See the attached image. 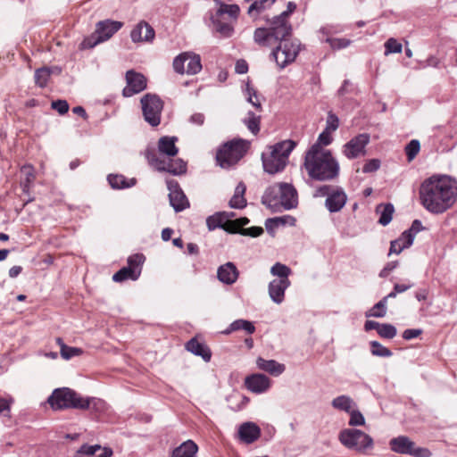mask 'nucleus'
Returning a JSON list of instances; mask_svg holds the SVG:
<instances>
[{
    "mask_svg": "<svg viewBox=\"0 0 457 457\" xmlns=\"http://www.w3.org/2000/svg\"><path fill=\"white\" fill-rule=\"evenodd\" d=\"M457 199V186L448 176L433 175L420 187L422 206L433 214H441L450 209Z\"/></svg>",
    "mask_w": 457,
    "mask_h": 457,
    "instance_id": "f257e3e1",
    "label": "nucleus"
},
{
    "mask_svg": "<svg viewBox=\"0 0 457 457\" xmlns=\"http://www.w3.org/2000/svg\"><path fill=\"white\" fill-rule=\"evenodd\" d=\"M303 166L309 177L317 181H330L339 176L340 166L330 150L312 145L305 153Z\"/></svg>",
    "mask_w": 457,
    "mask_h": 457,
    "instance_id": "f03ea898",
    "label": "nucleus"
},
{
    "mask_svg": "<svg viewBox=\"0 0 457 457\" xmlns=\"http://www.w3.org/2000/svg\"><path fill=\"white\" fill-rule=\"evenodd\" d=\"M296 4L288 2L287 10L279 15L274 16L270 22L269 28H257L253 33V40L259 46H270L271 38H285L292 34V25L288 17L295 11Z\"/></svg>",
    "mask_w": 457,
    "mask_h": 457,
    "instance_id": "7ed1b4c3",
    "label": "nucleus"
},
{
    "mask_svg": "<svg viewBox=\"0 0 457 457\" xmlns=\"http://www.w3.org/2000/svg\"><path fill=\"white\" fill-rule=\"evenodd\" d=\"M262 203L272 210L279 205L285 210H290L297 206V191L291 184L278 183L265 190L262 196Z\"/></svg>",
    "mask_w": 457,
    "mask_h": 457,
    "instance_id": "20e7f679",
    "label": "nucleus"
},
{
    "mask_svg": "<svg viewBox=\"0 0 457 457\" xmlns=\"http://www.w3.org/2000/svg\"><path fill=\"white\" fill-rule=\"evenodd\" d=\"M296 143L287 139L269 146L268 153L262 154V166L265 172L276 174L282 171L288 162V157Z\"/></svg>",
    "mask_w": 457,
    "mask_h": 457,
    "instance_id": "39448f33",
    "label": "nucleus"
},
{
    "mask_svg": "<svg viewBox=\"0 0 457 457\" xmlns=\"http://www.w3.org/2000/svg\"><path fill=\"white\" fill-rule=\"evenodd\" d=\"M93 398L82 397L79 394L69 387L56 388L47 398V403L54 411L65 409L87 410Z\"/></svg>",
    "mask_w": 457,
    "mask_h": 457,
    "instance_id": "423d86ee",
    "label": "nucleus"
},
{
    "mask_svg": "<svg viewBox=\"0 0 457 457\" xmlns=\"http://www.w3.org/2000/svg\"><path fill=\"white\" fill-rule=\"evenodd\" d=\"M278 42V45L272 50L270 57L280 69H283L295 60L301 50V43L296 38L289 40L288 37L278 39L272 37L269 46Z\"/></svg>",
    "mask_w": 457,
    "mask_h": 457,
    "instance_id": "0eeeda50",
    "label": "nucleus"
},
{
    "mask_svg": "<svg viewBox=\"0 0 457 457\" xmlns=\"http://www.w3.org/2000/svg\"><path fill=\"white\" fill-rule=\"evenodd\" d=\"M247 151V143L243 139H233L224 143L217 151L216 161L223 169L237 164Z\"/></svg>",
    "mask_w": 457,
    "mask_h": 457,
    "instance_id": "6e6552de",
    "label": "nucleus"
},
{
    "mask_svg": "<svg viewBox=\"0 0 457 457\" xmlns=\"http://www.w3.org/2000/svg\"><path fill=\"white\" fill-rule=\"evenodd\" d=\"M339 442L347 449L365 454L374 446L373 438L357 428H345L339 432Z\"/></svg>",
    "mask_w": 457,
    "mask_h": 457,
    "instance_id": "1a4fd4ad",
    "label": "nucleus"
},
{
    "mask_svg": "<svg viewBox=\"0 0 457 457\" xmlns=\"http://www.w3.org/2000/svg\"><path fill=\"white\" fill-rule=\"evenodd\" d=\"M314 197H326L325 207L333 213L340 212L347 202V195L344 188L337 185H321L316 187Z\"/></svg>",
    "mask_w": 457,
    "mask_h": 457,
    "instance_id": "9d476101",
    "label": "nucleus"
},
{
    "mask_svg": "<svg viewBox=\"0 0 457 457\" xmlns=\"http://www.w3.org/2000/svg\"><path fill=\"white\" fill-rule=\"evenodd\" d=\"M123 26V22L112 20L100 21L96 24V30L82 42L84 48H93L100 43L110 39Z\"/></svg>",
    "mask_w": 457,
    "mask_h": 457,
    "instance_id": "9b49d317",
    "label": "nucleus"
},
{
    "mask_svg": "<svg viewBox=\"0 0 457 457\" xmlns=\"http://www.w3.org/2000/svg\"><path fill=\"white\" fill-rule=\"evenodd\" d=\"M145 156L148 164L158 171L169 172L174 176H179L187 172V162L181 158L172 159L167 162L159 157L154 148H147Z\"/></svg>",
    "mask_w": 457,
    "mask_h": 457,
    "instance_id": "f8f14e48",
    "label": "nucleus"
},
{
    "mask_svg": "<svg viewBox=\"0 0 457 457\" xmlns=\"http://www.w3.org/2000/svg\"><path fill=\"white\" fill-rule=\"evenodd\" d=\"M140 102L145 120L152 127L158 126L163 109L162 99L156 95L148 93L141 98Z\"/></svg>",
    "mask_w": 457,
    "mask_h": 457,
    "instance_id": "ddd939ff",
    "label": "nucleus"
},
{
    "mask_svg": "<svg viewBox=\"0 0 457 457\" xmlns=\"http://www.w3.org/2000/svg\"><path fill=\"white\" fill-rule=\"evenodd\" d=\"M390 449L400 454H407L414 457H429L431 453L427 448L416 447L415 443L408 436H399L389 441Z\"/></svg>",
    "mask_w": 457,
    "mask_h": 457,
    "instance_id": "4468645a",
    "label": "nucleus"
},
{
    "mask_svg": "<svg viewBox=\"0 0 457 457\" xmlns=\"http://www.w3.org/2000/svg\"><path fill=\"white\" fill-rule=\"evenodd\" d=\"M370 137L368 133H361L343 145V154L349 160L356 159L366 154V146L369 145Z\"/></svg>",
    "mask_w": 457,
    "mask_h": 457,
    "instance_id": "2eb2a0df",
    "label": "nucleus"
},
{
    "mask_svg": "<svg viewBox=\"0 0 457 457\" xmlns=\"http://www.w3.org/2000/svg\"><path fill=\"white\" fill-rule=\"evenodd\" d=\"M166 184L169 190L170 204L174 211L179 212L188 208L189 201L178 181L175 179H168Z\"/></svg>",
    "mask_w": 457,
    "mask_h": 457,
    "instance_id": "dca6fc26",
    "label": "nucleus"
},
{
    "mask_svg": "<svg viewBox=\"0 0 457 457\" xmlns=\"http://www.w3.org/2000/svg\"><path fill=\"white\" fill-rule=\"evenodd\" d=\"M127 86L122 90V95L125 97H130L138 94L145 89L146 79L145 77L133 70L126 72Z\"/></svg>",
    "mask_w": 457,
    "mask_h": 457,
    "instance_id": "f3484780",
    "label": "nucleus"
},
{
    "mask_svg": "<svg viewBox=\"0 0 457 457\" xmlns=\"http://www.w3.org/2000/svg\"><path fill=\"white\" fill-rule=\"evenodd\" d=\"M270 379L264 374L255 373L245 378V387L254 394H263L270 387Z\"/></svg>",
    "mask_w": 457,
    "mask_h": 457,
    "instance_id": "a211bd4d",
    "label": "nucleus"
},
{
    "mask_svg": "<svg viewBox=\"0 0 457 457\" xmlns=\"http://www.w3.org/2000/svg\"><path fill=\"white\" fill-rule=\"evenodd\" d=\"M210 27L214 33L223 38L231 37L234 34L232 21L215 13L211 16Z\"/></svg>",
    "mask_w": 457,
    "mask_h": 457,
    "instance_id": "6ab92c4d",
    "label": "nucleus"
},
{
    "mask_svg": "<svg viewBox=\"0 0 457 457\" xmlns=\"http://www.w3.org/2000/svg\"><path fill=\"white\" fill-rule=\"evenodd\" d=\"M239 440L246 445L254 443L261 436V428L252 421L242 423L237 430Z\"/></svg>",
    "mask_w": 457,
    "mask_h": 457,
    "instance_id": "aec40b11",
    "label": "nucleus"
},
{
    "mask_svg": "<svg viewBox=\"0 0 457 457\" xmlns=\"http://www.w3.org/2000/svg\"><path fill=\"white\" fill-rule=\"evenodd\" d=\"M155 36L154 29L145 21H140L131 30L132 42H151Z\"/></svg>",
    "mask_w": 457,
    "mask_h": 457,
    "instance_id": "412c9836",
    "label": "nucleus"
},
{
    "mask_svg": "<svg viewBox=\"0 0 457 457\" xmlns=\"http://www.w3.org/2000/svg\"><path fill=\"white\" fill-rule=\"evenodd\" d=\"M290 285V281L271 280L268 285V293L271 301L276 304L282 303L285 300V292Z\"/></svg>",
    "mask_w": 457,
    "mask_h": 457,
    "instance_id": "4be33fe9",
    "label": "nucleus"
},
{
    "mask_svg": "<svg viewBox=\"0 0 457 457\" xmlns=\"http://www.w3.org/2000/svg\"><path fill=\"white\" fill-rule=\"evenodd\" d=\"M238 276L239 271L237 266L231 262L220 265L217 270L218 279L225 285L234 284L237 280Z\"/></svg>",
    "mask_w": 457,
    "mask_h": 457,
    "instance_id": "5701e85b",
    "label": "nucleus"
},
{
    "mask_svg": "<svg viewBox=\"0 0 457 457\" xmlns=\"http://www.w3.org/2000/svg\"><path fill=\"white\" fill-rule=\"evenodd\" d=\"M178 141L177 137L163 136L161 137L157 143L158 153L162 155L168 157H174L179 153V148L176 145Z\"/></svg>",
    "mask_w": 457,
    "mask_h": 457,
    "instance_id": "b1692460",
    "label": "nucleus"
},
{
    "mask_svg": "<svg viewBox=\"0 0 457 457\" xmlns=\"http://www.w3.org/2000/svg\"><path fill=\"white\" fill-rule=\"evenodd\" d=\"M256 366L259 370L274 377H278L286 370V366L283 363H279L275 360H266L262 357L257 358Z\"/></svg>",
    "mask_w": 457,
    "mask_h": 457,
    "instance_id": "393cba45",
    "label": "nucleus"
},
{
    "mask_svg": "<svg viewBox=\"0 0 457 457\" xmlns=\"http://www.w3.org/2000/svg\"><path fill=\"white\" fill-rule=\"evenodd\" d=\"M186 349L196 356H200L204 361H209L212 358L211 350L203 343H200L196 338H191L186 344Z\"/></svg>",
    "mask_w": 457,
    "mask_h": 457,
    "instance_id": "a878e982",
    "label": "nucleus"
},
{
    "mask_svg": "<svg viewBox=\"0 0 457 457\" xmlns=\"http://www.w3.org/2000/svg\"><path fill=\"white\" fill-rule=\"evenodd\" d=\"M197 452V445L193 440L188 439L176 447L170 457H196Z\"/></svg>",
    "mask_w": 457,
    "mask_h": 457,
    "instance_id": "bb28decb",
    "label": "nucleus"
},
{
    "mask_svg": "<svg viewBox=\"0 0 457 457\" xmlns=\"http://www.w3.org/2000/svg\"><path fill=\"white\" fill-rule=\"evenodd\" d=\"M107 180L111 187L113 189L129 188L134 187L137 183L136 179L132 178L130 179H127L121 174H109Z\"/></svg>",
    "mask_w": 457,
    "mask_h": 457,
    "instance_id": "cd10ccee",
    "label": "nucleus"
},
{
    "mask_svg": "<svg viewBox=\"0 0 457 457\" xmlns=\"http://www.w3.org/2000/svg\"><path fill=\"white\" fill-rule=\"evenodd\" d=\"M295 223V219L290 215H284L281 217H274L269 218L265 220V228L269 233L274 231V229L278 228L280 226H285L286 224H289L290 226H294Z\"/></svg>",
    "mask_w": 457,
    "mask_h": 457,
    "instance_id": "c85d7f7f",
    "label": "nucleus"
},
{
    "mask_svg": "<svg viewBox=\"0 0 457 457\" xmlns=\"http://www.w3.org/2000/svg\"><path fill=\"white\" fill-rule=\"evenodd\" d=\"M141 274V270H132L129 267H123L120 270H119L116 273L112 276V280L114 282H123L125 280H132L136 281L138 279Z\"/></svg>",
    "mask_w": 457,
    "mask_h": 457,
    "instance_id": "c756f323",
    "label": "nucleus"
},
{
    "mask_svg": "<svg viewBox=\"0 0 457 457\" xmlns=\"http://www.w3.org/2000/svg\"><path fill=\"white\" fill-rule=\"evenodd\" d=\"M331 405L337 410L348 413L353 409V407L355 406V403L350 396L342 395L334 398L331 402Z\"/></svg>",
    "mask_w": 457,
    "mask_h": 457,
    "instance_id": "7c9ffc66",
    "label": "nucleus"
},
{
    "mask_svg": "<svg viewBox=\"0 0 457 457\" xmlns=\"http://www.w3.org/2000/svg\"><path fill=\"white\" fill-rule=\"evenodd\" d=\"M377 212H380V217L378 219V223L382 226L388 225L393 218V213L395 212V207L392 204L388 203L386 204H379L376 209Z\"/></svg>",
    "mask_w": 457,
    "mask_h": 457,
    "instance_id": "2f4dec72",
    "label": "nucleus"
},
{
    "mask_svg": "<svg viewBox=\"0 0 457 457\" xmlns=\"http://www.w3.org/2000/svg\"><path fill=\"white\" fill-rule=\"evenodd\" d=\"M24 179L21 181L22 192L29 194L31 185L35 179L34 169L31 165H24L21 170Z\"/></svg>",
    "mask_w": 457,
    "mask_h": 457,
    "instance_id": "473e14b6",
    "label": "nucleus"
},
{
    "mask_svg": "<svg viewBox=\"0 0 457 457\" xmlns=\"http://www.w3.org/2000/svg\"><path fill=\"white\" fill-rule=\"evenodd\" d=\"M272 276L277 277V280L290 281L289 276L292 273L291 269L281 262H276L270 268Z\"/></svg>",
    "mask_w": 457,
    "mask_h": 457,
    "instance_id": "72a5a7b5",
    "label": "nucleus"
},
{
    "mask_svg": "<svg viewBox=\"0 0 457 457\" xmlns=\"http://www.w3.org/2000/svg\"><path fill=\"white\" fill-rule=\"evenodd\" d=\"M202 70L201 58L199 54L189 52V57L187 61L186 73L195 75Z\"/></svg>",
    "mask_w": 457,
    "mask_h": 457,
    "instance_id": "f704fd0d",
    "label": "nucleus"
},
{
    "mask_svg": "<svg viewBox=\"0 0 457 457\" xmlns=\"http://www.w3.org/2000/svg\"><path fill=\"white\" fill-rule=\"evenodd\" d=\"M240 9L237 4H220L215 14L220 17H224L225 14H228L229 16L228 20L232 21L237 18Z\"/></svg>",
    "mask_w": 457,
    "mask_h": 457,
    "instance_id": "c9c22d12",
    "label": "nucleus"
},
{
    "mask_svg": "<svg viewBox=\"0 0 457 457\" xmlns=\"http://www.w3.org/2000/svg\"><path fill=\"white\" fill-rule=\"evenodd\" d=\"M260 121L261 117L252 111H249L247 117L243 120L244 124L253 135H257L260 131Z\"/></svg>",
    "mask_w": 457,
    "mask_h": 457,
    "instance_id": "e433bc0d",
    "label": "nucleus"
},
{
    "mask_svg": "<svg viewBox=\"0 0 457 457\" xmlns=\"http://www.w3.org/2000/svg\"><path fill=\"white\" fill-rule=\"evenodd\" d=\"M206 225L210 231L216 228H224L226 230L227 228L220 212H215L214 214L207 217Z\"/></svg>",
    "mask_w": 457,
    "mask_h": 457,
    "instance_id": "4c0bfd02",
    "label": "nucleus"
},
{
    "mask_svg": "<svg viewBox=\"0 0 457 457\" xmlns=\"http://www.w3.org/2000/svg\"><path fill=\"white\" fill-rule=\"evenodd\" d=\"M51 76V70L47 67H43L37 69L35 71L34 79L35 83L39 87H45L47 85V82Z\"/></svg>",
    "mask_w": 457,
    "mask_h": 457,
    "instance_id": "58836bf2",
    "label": "nucleus"
},
{
    "mask_svg": "<svg viewBox=\"0 0 457 457\" xmlns=\"http://www.w3.org/2000/svg\"><path fill=\"white\" fill-rule=\"evenodd\" d=\"M275 2L276 0H255L250 4L247 12L250 15H253V12L259 14L265 9L272 6Z\"/></svg>",
    "mask_w": 457,
    "mask_h": 457,
    "instance_id": "ea45409f",
    "label": "nucleus"
},
{
    "mask_svg": "<svg viewBox=\"0 0 457 457\" xmlns=\"http://www.w3.org/2000/svg\"><path fill=\"white\" fill-rule=\"evenodd\" d=\"M386 314V299H381L371 309L366 312V317L383 318Z\"/></svg>",
    "mask_w": 457,
    "mask_h": 457,
    "instance_id": "a19ab883",
    "label": "nucleus"
},
{
    "mask_svg": "<svg viewBox=\"0 0 457 457\" xmlns=\"http://www.w3.org/2000/svg\"><path fill=\"white\" fill-rule=\"evenodd\" d=\"M370 345L371 354L374 356L387 358L393 355V353L391 352L390 349L382 345L378 341H371Z\"/></svg>",
    "mask_w": 457,
    "mask_h": 457,
    "instance_id": "79ce46f5",
    "label": "nucleus"
},
{
    "mask_svg": "<svg viewBox=\"0 0 457 457\" xmlns=\"http://www.w3.org/2000/svg\"><path fill=\"white\" fill-rule=\"evenodd\" d=\"M189 57V52H184L177 55L172 62L174 71L179 74L186 73V62Z\"/></svg>",
    "mask_w": 457,
    "mask_h": 457,
    "instance_id": "37998d69",
    "label": "nucleus"
},
{
    "mask_svg": "<svg viewBox=\"0 0 457 457\" xmlns=\"http://www.w3.org/2000/svg\"><path fill=\"white\" fill-rule=\"evenodd\" d=\"M231 329L245 330L247 334L252 335L255 332L253 323L247 320L238 319L232 322Z\"/></svg>",
    "mask_w": 457,
    "mask_h": 457,
    "instance_id": "c03bdc74",
    "label": "nucleus"
},
{
    "mask_svg": "<svg viewBox=\"0 0 457 457\" xmlns=\"http://www.w3.org/2000/svg\"><path fill=\"white\" fill-rule=\"evenodd\" d=\"M378 334L382 338L392 339L396 336L397 330L396 328L392 324L381 323L378 330Z\"/></svg>",
    "mask_w": 457,
    "mask_h": 457,
    "instance_id": "a18cd8bd",
    "label": "nucleus"
},
{
    "mask_svg": "<svg viewBox=\"0 0 457 457\" xmlns=\"http://www.w3.org/2000/svg\"><path fill=\"white\" fill-rule=\"evenodd\" d=\"M101 449L100 445H89L87 444L82 445L79 449L76 452V457H91L97 451Z\"/></svg>",
    "mask_w": 457,
    "mask_h": 457,
    "instance_id": "49530a36",
    "label": "nucleus"
},
{
    "mask_svg": "<svg viewBox=\"0 0 457 457\" xmlns=\"http://www.w3.org/2000/svg\"><path fill=\"white\" fill-rule=\"evenodd\" d=\"M250 222L249 219L246 217H241L239 219L234 220L230 222L229 226L226 228V231L228 233H239V231L244 228L243 227L247 225Z\"/></svg>",
    "mask_w": 457,
    "mask_h": 457,
    "instance_id": "de8ad7c7",
    "label": "nucleus"
},
{
    "mask_svg": "<svg viewBox=\"0 0 457 457\" xmlns=\"http://www.w3.org/2000/svg\"><path fill=\"white\" fill-rule=\"evenodd\" d=\"M403 50V46L395 38L390 37L385 43V55L391 54H399Z\"/></svg>",
    "mask_w": 457,
    "mask_h": 457,
    "instance_id": "09e8293b",
    "label": "nucleus"
},
{
    "mask_svg": "<svg viewBox=\"0 0 457 457\" xmlns=\"http://www.w3.org/2000/svg\"><path fill=\"white\" fill-rule=\"evenodd\" d=\"M420 149V141L417 139L411 140L405 146V154L408 161L413 160Z\"/></svg>",
    "mask_w": 457,
    "mask_h": 457,
    "instance_id": "8fccbe9b",
    "label": "nucleus"
},
{
    "mask_svg": "<svg viewBox=\"0 0 457 457\" xmlns=\"http://www.w3.org/2000/svg\"><path fill=\"white\" fill-rule=\"evenodd\" d=\"M334 50H340L351 45V40L347 38L327 37L325 39Z\"/></svg>",
    "mask_w": 457,
    "mask_h": 457,
    "instance_id": "3c124183",
    "label": "nucleus"
},
{
    "mask_svg": "<svg viewBox=\"0 0 457 457\" xmlns=\"http://www.w3.org/2000/svg\"><path fill=\"white\" fill-rule=\"evenodd\" d=\"M82 353V350L78 347L68 346L66 345H62V351H60L61 356L64 360H70L74 356H78Z\"/></svg>",
    "mask_w": 457,
    "mask_h": 457,
    "instance_id": "603ef678",
    "label": "nucleus"
},
{
    "mask_svg": "<svg viewBox=\"0 0 457 457\" xmlns=\"http://www.w3.org/2000/svg\"><path fill=\"white\" fill-rule=\"evenodd\" d=\"M245 91L247 94V101L251 103L259 111H261L262 105L259 100L257 99L256 90L250 85L249 82H247L245 85Z\"/></svg>",
    "mask_w": 457,
    "mask_h": 457,
    "instance_id": "864d4df0",
    "label": "nucleus"
},
{
    "mask_svg": "<svg viewBox=\"0 0 457 457\" xmlns=\"http://www.w3.org/2000/svg\"><path fill=\"white\" fill-rule=\"evenodd\" d=\"M145 256L142 253H136L133 255H130L128 258V266L129 268H131L132 270H142L141 266L143 265L145 262Z\"/></svg>",
    "mask_w": 457,
    "mask_h": 457,
    "instance_id": "5fc2aeb1",
    "label": "nucleus"
},
{
    "mask_svg": "<svg viewBox=\"0 0 457 457\" xmlns=\"http://www.w3.org/2000/svg\"><path fill=\"white\" fill-rule=\"evenodd\" d=\"M349 425L352 427L362 426L365 424V419L361 412L358 410H351L350 412Z\"/></svg>",
    "mask_w": 457,
    "mask_h": 457,
    "instance_id": "6e6d98bb",
    "label": "nucleus"
},
{
    "mask_svg": "<svg viewBox=\"0 0 457 457\" xmlns=\"http://www.w3.org/2000/svg\"><path fill=\"white\" fill-rule=\"evenodd\" d=\"M339 127V119L338 117L333 113L332 112H329L328 113L327 120H326V127L324 129L334 132L336 131Z\"/></svg>",
    "mask_w": 457,
    "mask_h": 457,
    "instance_id": "4d7b16f0",
    "label": "nucleus"
},
{
    "mask_svg": "<svg viewBox=\"0 0 457 457\" xmlns=\"http://www.w3.org/2000/svg\"><path fill=\"white\" fill-rule=\"evenodd\" d=\"M332 132L324 129L318 137V140L313 145H318L320 147L329 145L332 143Z\"/></svg>",
    "mask_w": 457,
    "mask_h": 457,
    "instance_id": "13d9d810",
    "label": "nucleus"
},
{
    "mask_svg": "<svg viewBox=\"0 0 457 457\" xmlns=\"http://www.w3.org/2000/svg\"><path fill=\"white\" fill-rule=\"evenodd\" d=\"M51 106L61 115L67 113L69 111V104L66 100L58 99L53 101Z\"/></svg>",
    "mask_w": 457,
    "mask_h": 457,
    "instance_id": "bf43d9fd",
    "label": "nucleus"
},
{
    "mask_svg": "<svg viewBox=\"0 0 457 457\" xmlns=\"http://www.w3.org/2000/svg\"><path fill=\"white\" fill-rule=\"evenodd\" d=\"M414 238L415 235L407 229L402 233L398 240H401V244L404 246V248H408L413 244Z\"/></svg>",
    "mask_w": 457,
    "mask_h": 457,
    "instance_id": "052dcab7",
    "label": "nucleus"
},
{
    "mask_svg": "<svg viewBox=\"0 0 457 457\" xmlns=\"http://www.w3.org/2000/svg\"><path fill=\"white\" fill-rule=\"evenodd\" d=\"M380 167V161L378 159L369 160L362 167L364 173H371L377 171Z\"/></svg>",
    "mask_w": 457,
    "mask_h": 457,
    "instance_id": "680f3d73",
    "label": "nucleus"
},
{
    "mask_svg": "<svg viewBox=\"0 0 457 457\" xmlns=\"http://www.w3.org/2000/svg\"><path fill=\"white\" fill-rule=\"evenodd\" d=\"M263 233V228L262 227H251L248 228H242L239 231L240 235L248 236L252 237H257Z\"/></svg>",
    "mask_w": 457,
    "mask_h": 457,
    "instance_id": "e2e57ef3",
    "label": "nucleus"
},
{
    "mask_svg": "<svg viewBox=\"0 0 457 457\" xmlns=\"http://www.w3.org/2000/svg\"><path fill=\"white\" fill-rule=\"evenodd\" d=\"M228 205L233 209H243L246 206V200L245 196H232L229 200Z\"/></svg>",
    "mask_w": 457,
    "mask_h": 457,
    "instance_id": "0e129e2a",
    "label": "nucleus"
},
{
    "mask_svg": "<svg viewBox=\"0 0 457 457\" xmlns=\"http://www.w3.org/2000/svg\"><path fill=\"white\" fill-rule=\"evenodd\" d=\"M421 333L422 330L420 328H408L403 331V338L405 340H411L418 337Z\"/></svg>",
    "mask_w": 457,
    "mask_h": 457,
    "instance_id": "69168bd1",
    "label": "nucleus"
},
{
    "mask_svg": "<svg viewBox=\"0 0 457 457\" xmlns=\"http://www.w3.org/2000/svg\"><path fill=\"white\" fill-rule=\"evenodd\" d=\"M235 71L237 73V74H245L248 71V64L247 62L241 59V60H237V62H236V66H235Z\"/></svg>",
    "mask_w": 457,
    "mask_h": 457,
    "instance_id": "338daca9",
    "label": "nucleus"
},
{
    "mask_svg": "<svg viewBox=\"0 0 457 457\" xmlns=\"http://www.w3.org/2000/svg\"><path fill=\"white\" fill-rule=\"evenodd\" d=\"M404 248V246L401 244V240H394L391 242L389 254L396 253L399 254Z\"/></svg>",
    "mask_w": 457,
    "mask_h": 457,
    "instance_id": "774afa93",
    "label": "nucleus"
}]
</instances>
